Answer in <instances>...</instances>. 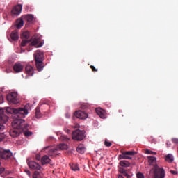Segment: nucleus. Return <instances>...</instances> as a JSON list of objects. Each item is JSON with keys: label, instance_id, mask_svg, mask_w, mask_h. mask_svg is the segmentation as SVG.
<instances>
[{"label": "nucleus", "instance_id": "nucleus-19", "mask_svg": "<svg viewBox=\"0 0 178 178\" xmlns=\"http://www.w3.org/2000/svg\"><path fill=\"white\" fill-rule=\"evenodd\" d=\"M10 38L12 40L15 41L19 38V33L17 31H14L10 34Z\"/></svg>", "mask_w": 178, "mask_h": 178}, {"label": "nucleus", "instance_id": "nucleus-9", "mask_svg": "<svg viewBox=\"0 0 178 178\" xmlns=\"http://www.w3.org/2000/svg\"><path fill=\"white\" fill-rule=\"evenodd\" d=\"M74 116L78 119L86 120L88 118V114L85 111L79 110L74 113Z\"/></svg>", "mask_w": 178, "mask_h": 178}, {"label": "nucleus", "instance_id": "nucleus-5", "mask_svg": "<svg viewBox=\"0 0 178 178\" xmlns=\"http://www.w3.org/2000/svg\"><path fill=\"white\" fill-rule=\"evenodd\" d=\"M86 138L85 131L76 129L72 132V139L76 141H81Z\"/></svg>", "mask_w": 178, "mask_h": 178}, {"label": "nucleus", "instance_id": "nucleus-11", "mask_svg": "<svg viewBox=\"0 0 178 178\" xmlns=\"http://www.w3.org/2000/svg\"><path fill=\"white\" fill-rule=\"evenodd\" d=\"M148 163L150 165L153 166V168H157L159 165L156 163V157L154 156H147Z\"/></svg>", "mask_w": 178, "mask_h": 178}, {"label": "nucleus", "instance_id": "nucleus-30", "mask_svg": "<svg viewBox=\"0 0 178 178\" xmlns=\"http://www.w3.org/2000/svg\"><path fill=\"white\" fill-rule=\"evenodd\" d=\"M33 178H42L41 177V172L40 171H35Z\"/></svg>", "mask_w": 178, "mask_h": 178}, {"label": "nucleus", "instance_id": "nucleus-14", "mask_svg": "<svg viewBox=\"0 0 178 178\" xmlns=\"http://www.w3.org/2000/svg\"><path fill=\"white\" fill-rule=\"evenodd\" d=\"M24 69V66L19 63H16L13 66V70L15 72V73H20L22 72Z\"/></svg>", "mask_w": 178, "mask_h": 178}, {"label": "nucleus", "instance_id": "nucleus-29", "mask_svg": "<svg viewBox=\"0 0 178 178\" xmlns=\"http://www.w3.org/2000/svg\"><path fill=\"white\" fill-rule=\"evenodd\" d=\"M24 18H25V19H26L27 22H33V19H34L33 16L31 15H27L25 16Z\"/></svg>", "mask_w": 178, "mask_h": 178}, {"label": "nucleus", "instance_id": "nucleus-46", "mask_svg": "<svg viewBox=\"0 0 178 178\" xmlns=\"http://www.w3.org/2000/svg\"><path fill=\"white\" fill-rule=\"evenodd\" d=\"M166 145L168 147H170L172 145V143H170V141H167Z\"/></svg>", "mask_w": 178, "mask_h": 178}, {"label": "nucleus", "instance_id": "nucleus-27", "mask_svg": "<svg viewBox=\"0 0 178 178\" xmlns=\"http://www.w3.org/2000/svg\"><path fill=\"white\" fill-rule=\"evenodd\" d=\"M56 151H57L56 148L51 149L48 152L49 156H55L56 155Z\"/></svg>", "mask_w": 178, "mask_h": 178}, {"label": "nucleus", "instance_id": "nucleus-34", "mask_svg": "<svg viewBox=\"0 0 178 178\" xmlns=\"http://www.w3.org/2000/svg\"><path fill=\"white\" fill-rule=\"evenodd\" d=\"M60 140H62L63 141H68L69 140V138L67 136L62 135L60 136Z\"/></svg>", "mask_w": 178, "mask_h": 178}, {"label": "nucleus", "instance_id": "nucleus-20", "mask_svg": "<svg viewBox=\"0 0 178 178\" xmlns=\"http://www.w3.org/2000/svg\"><path fill=\"white\" fill-rule=\"evenodd\" d=\"M76 152L80 154H84L86 152V148L83 144H79L78 147H76Z\"/></svg>", "mask_w": 178, "mask_h": 178}, {"label": "nucleus", "instance_id": "nucleus-35", "mask_svg": "<svg viewBox=\"0 0 178 178\" xmlns=\"http://www.w3.org/2000/svg\"><path fill=\"white\" fill-rule=\"evenodd\" d=\"M104 145L107 147H110L112 145V143L110 141L105 140Z\"/></svg>", "mask_w": 178, "mask_h": 178}, {"label": "nucleus", "instance_id": "nucleus-37", "mask_svg": "<svg viewBox=\"0 0 178 178\" xmlns=\"http://www.w3.org/2000/svg\"><path fill=\"white\" fill-rule=\"evenodd\" d=\"M172 143L178 145V138H172L171 139Z\"/></svg>", "mask_w": 178, "mask_h": 178}, {"label": "nucleus", "instance_id": "nucleus-25", "mask_svg": "<svg viewBox=\"0 0 178 178\" xmlns=\"http://www.w3.org/2000/svg\"><path fill=\"white\" fill-rule=\"evenodd\" d=\"M70 168H71V170H72L74 171H79L80 170L79 164H70Z\"/></svg>", "mask_w": 178, "mask_h": 178}, {"label": "nucleus", "instance_id": "nucleus-13", "mask_svg": "<svg viewBox=\"0 0 178 178\" xmlns=\"http://www.w3.org/2000/svg\"><path fill=\"white\" fill-rule=\"evenodd\" d=\"M95 113H97V115L102 119H106V112L100 108H97L95 109Z\"/></svg>", "mask_w": 178, "mask_h": 178}, {"label": "nucleus", "instance_id": "nucleus-8", "mask_svg": "<svg viewBox=\"0 0 178 178\" xmlns=\"http://www.w3.org/2000/svg\"><path fill=\"white\" fill-rule=\"evenodd\" d=\"M7 101L13 104H17L19 100L17 99V94L16 92H12L6 96Z\"/></svg>", "mask_w": 178, "mask_h": 178}, {"label": "nucleus", "instance_id": "nucleus-48", "mask_svg": "<svg viewBox=\"0 0 178 178\" xmlns=\"http://www.w3.org/2000/svg\"><path fill=\"white\" fill-rule=\"evenodd\" d=\"M66 132H67L68 134H70V132H71V131H70V129H67V130H66Z\"/></svg>", "mask_w": 178, "mask_h": 178}, {"label": "nucleus", "instance_id": "nucleus-36", "mask_svg": "<svg viewBox=\"0 0 178 178\" xmlns=\"http://www.w3.org/2000/svg\"><path fill=\"white\" fill-rule=\"evenodd\" d=\"M136 177L137 178H145V175H144V174H143V172H137Z\"/></svg>", "mask_w": 178, "mask_h": 178}, {"label": "nucleus", "instance_id": "nucleus-31", "mask_svg": "<svg viewBox=\"0 0 178 178\" xmlns=\"http://www.w3.org/2000/svg\"><path fill=\"white\" fill-rule=\"evenodd\" d=\"M145 154H152V155H156L157 152L152 151V150H150L149 149H145Z\"/></svg>", "mask_w": 178, "mask_h": 178}, {"label": "nucleus", "instance_id": "nucleus-32", "mask_svg": "<svg viewBox=\"0 0 178 178\" xmlns=\"http://www.w3.org/2000/svg\"><path fill=\"white\" fill-rule=\"evenodd\" d=\"M28 130V127L27 129L24 130L23 132H24V135L26 137H29L31 136H32L33 133L30 131H27Z\"/></svg>", "mask_w": 178, "mask_h": 178}, {"label": "nucleus", "instance_id": "nucleus-21", "mask_svg": "<svg viewBox=\"0 0 178 178\" xmlns=\"http://www.w3.org/2000/svg\"><path fill=\"white\" fill-rule=\"evenodd\" d=\"M119 165L122 168H129L131 165V163H129L127 160H122L120 161Z\"/></svg>", "mask_w": 178, "mask_h": 178}, {"label": "nucleus", "instance_id": "nucleus-53", "mask_svg": "<svg viewBox=\"0 0 178 178\" xmlns=\"http://www.w3.org/2000/svg\"><path fill=\"white\" fill-rule=\"evenodd\" d=\"M129 178H131V177H129Z\"/></svg>", "mask_w": 178, "mask_h": 178}, {"label": "nucleus", "instance_id": "nucleus-47", "mask_svg": "<svg viewBox=\"0 0 178 178\" xmlns=\"http://www.w3.org/2000/svg\"><path fill=\"white\" fill-rule=\"evenodd\" d=\"M3 102V98L2 97V96H0V104H2Z\"/></svg>", "mask_w": 178, "mask_h": 178}, {"label": "nucleus", "instance_id": "nucleus-44", "mask_svg": "<svg viewBox=\"0 0 178 178\" xmlns=\"http://www.w3.org/2000/svg\"><path fill=\"white\" fill-rule=\"evenodd\" d=\"M5 171V168L3 167H0V175H1Z\"/></svg>", "mask_w": 178, "mask_h": 178}, {"label": "nucleus", "instance_id": "nucleus-1", "mask_svg": "<svg viewBox=\"0 0 178 178\" xmlns=\"http://www.w3.org/2000/svg\"><path fill=\"white\" fill-rule=\"evenodd\" d=\"M12 129L10 131V135L13 138L18 137L20 134L26 131L29 127L25 120L22 118H16L12 122Z\"/></svg>", "mask_w": 178, "mask_h": 178}, {"label": "nucleus", "instance_id": "nucleus-40", "mask_svg": "<svg viewBox=\"0 0 178 178\" xmlns=\"http://www.w3.org/2000/svg\"><path fill=\"white\" fill-rule=\"evenodd\" d=\"M122 176L126 177L127 178H129L131 175L127 172V170L122 173Z\"/></svg>", "mask_w": 178, "mask_h": 178}, {"label": "nucleus", "instance_id": "nucleus-16", "mask_svg": "<svg viewBox=\"0 0 178 178\" xmlns=\"http://www.w3.org/2000/svg\"><path fill=\"white\" fill-rule=\"evenodd\" d=\"M25 72L28 76H33L34 74V70L31 65H27L25 67Z\"/></svg>", "mask_w": 178, "mask_h": 178}, {"label": "nucleus", "instance_id": "nucleus-28", "mask_svg": "<svg viewBox=\"0 0 178 178\" xmlns=\"http://www.w3.org/2000/svg\"><path fill=\"white\" fill-rule=\"evenodd\" d=\"M30 36L29 32V31H25L21 35V38L23 39H29Z\"/></svg>", "mask_w": 178, "mask_h": 178}, {"label": "nucleus", "instance_id": "nucleus-49", "mask_svg": "<svg viewBox=\"0 0 178 178\" xmlns=\"http://www.w3.org/2000/svg\"><path fill=\"white\" fill-rule=\"evenodd\" d=\"M118 178H124V177H123V175H118Z\"/></svg>", "mask_w": 178, "mask_h": 178}, {"label": "nucleus", "instance_id": "nucleus-26", "mask_svg": "<svg viewBox=\"0 0 178 178\" xmlns=\"http://www.w3.org/2000/svg\"><path fill=\"white\" fill-rule=\"evenodd\" d=\"M24 25V21L22 19H18L16 22V26L17 29L21 28Z\"/></svg>", "mask_w": 178, "mask_h": 178}, {"label": "nucleus", "instance_id": "nucleus-10", "mask_svg": "<svg viewBox=\"0 0 178 178\" xmlns=\"http://www.w3.org/2000/svg\"><path fill=\"white\" fill-rule=\"evenodd\" d=\"M8 120V116L4 113L0 114V131H2L5 129L3 124H6Z\"/></svg>", "mask_w": 178, "mask_h": 178}, {"label": "nucleus", "instance_id": "nucleus-12", "mask_svg": "<svg viewBox=\"0 0 178 178\" xmlns=\"http://www.w3.org/2000/svg\"><path fill=\"white\" fill-rule=\"evenodd\" d=\"M28 165L32 170H40L41 169V165L38 163H35V161H29Z\"/></svg>", "mask_w": 178, "mask_h": 178}, {"label": "nucleus", "instance_id": "nucleus-6", "mask_svg": "<svg viewBox=\"0 0 178 178\" xmlns=\"http://www.w3.org/2000/svg\"><path fill=\"white\" fill-rule=\"evenodd\" d=\"M152 170H153L154 178H165V176L166 175L165 170H163V168H161L159 165L152 169Z\"/></svg>", "mask_w": 178, "mask_h": 178}, {"label": "nucleus", "instance_id": "nucleus-3", "mask_svg": "<svg viewBox=\"0 0 178 178\" xmlns=\"http://www.w3.org/2000/svg\"><path fill=\"white\" fill-rule=\"evenodd\" d=\"M44 57V53L40 51V50L36 51V52L34 54L36 67L39 72H42V70H43V68L44 67V65L43 63Z\"/></svg>", "mask_w": 178, "mask_h": 178}, {"label": "nucleus", "instance_id": "nucleus-50", "mask_svg": "<svg viewBox=\"0 0 178 178\" xmlns=\"http://www.w3.org/2000/svg\"><path fill=\"white\" fill-rule=\"evenodd\" d=\"M48 148H49V147H45V149H48Z\"/></svg>", "mask_w": 178, "mask_h": 178}, {"label": "nucleus", "instance_id": "nucleus-4", "mask_svg": "<svg viewBox=\"0 0 178 178\" xmlns=\"http://www.w3.org/2000/svg\"><path fill=\"white\" fill-rule=\"evenodd\" d=\"M120 154L118 155V159H132V156L137 154V152L134 150L124 151V149L120 150Z\"/></svg>", "mask_w": 178, "mask_h": 178}, {"label": "nucleus", "instance_id": "nucleus-2", "mask_svg": "<svg viewBox=\"0 0 178 178\" xmlns=\"http://www.w3.org/2000/svg\"><path fill=\"white\" fill-rule=\"evenodd\" d=\"M6 111L7 113L13 114L15 120L24 118L25 115L28 114V110L22 108H14L8 106Z\"/></svg>", "mask_w": 178, "mask_h": 178}, {"label": "nucleus", "instance_id": "nucleus-7", "mask_svg": "<svg viewBox=\"0 0 178 178\" xmlns=\"http://www.w3.org/2000/svg\"><path fill=\"white\" fill-rule=\"evenodd\" d=\"M13 156V152L10 149H6L0 147V159L8 160Z\"/></svg>", "mask_w": 178, "mask_h": 178}, {"label": "nucleus", "instance_id": "nucleus-18", "mask_svg": "<svg viewBox=\"0 0 178 178\" xmlns=\"http://www.w3.org/2000/svg\"><path fill=\"white\" fill-rule=\"evenodd\" d=\"M30 44L31 46L35 47L36 48L41 47L43 45L42 42L40 43V41L37 39H35L33 41H32Z\"/></svg>", "mask_w": 178, "mask_h": 178}, {"label": "nucleus", "instance_id": "nucleus-33", "mask_svg": "<svg viewBox=\"0 0 178 178\" xmlns=\"http://www.w3.org/2000/svg\"><path fill=\"white\" fill-rule=\"evenodd\" d=\"M88 108H89V104L87 103H83L81 105V108H82V110H86Z\"/></svg>", "mask_w": 178, "mask_h": 178}, {"label": "nucleus", "instance_id": "nucleus-23", "mask_svg": "<svg viewBox=\"0 0 178 178\" xmlns=\"http://www.w3.org/2000/svg\"><path fill=\"white\" fill-rule=\"evenodd\" d=\"M35 117L37 119H40L42 117V114L41 113L39 107H37L35 109Z\"/></svg>", "mask_w": 178, "mask_h": 178}, {"label": "nucleus", "instance_id": "nucleus-43", "mask_svg": "<svg viewBox=\"0 0 178 178\" xmlns=\"http://www.w3.org/2000/svg\"><path fill=\"white\" fill-rule=\"evenodd\" d=\"M4 139L3 134L0 133V142Z\"/></svg>", "mask_w": 178, "mask_h": 178}, {"label": "nucleus", "instance_id": "nucleus-38", "mask_svg": "<svg viewBox=\"0 0 178 178\" xmlns=\"http://www.w3.org/2000/svg\"><path fill=\"white\" fill-rule=\"evenodd\" d=\"M29 41L28 40H23L22 42V43H21V45H22V47H24V46H26V44L27 43H29Z\"/></svg>", "mask_w": 178, "mask_h": 178}, {"label": "nucleus", "instance_id": "nucleus-41", "mask_svg": "<svg viewBox=\"0 0 178 178\" xmlns=\"http://www.w3.org/2000/svg\"><path fill=\"white\" fill-rule=\"evenodd\" d=\"M90 67L92 70V72H98V70L95 68L94 65H90Z\"/></svg>", "mask_w": 178, "mask_h": 178}, {"label": "nucleus", "instance_id": "nucleus-39", "mask_svg": "<svg viewBox=\"0 0 178 178\" xmlns=\"http://www.w3.org/2000/svg\"><path fill=\"white\" fill-rule=\"evenodd\" d=\"M127 170H124V168H122V167H120L118 168V172L121 174H122L123 172H126Z\"/></svg>", "mask_w": 178, "mask_h": 178}, {"label": "nucleus", "instance_id": "nucleus-15", "mask_svg": "<svg viewBox=\"0 0 178 178\" xmlns=\"http://www.w3.org/2000/svg\"><path fill=\"white\" fill-rule=\"evenodd\" d=\"M22 10V5H17L15 7H14L12 10V14L14 15H18L20 14L21 11Z\"/></svg>", "mask_w": 178, "mask_h": 178}, {"label": "nucleus", "instance_id": "nucleus-24", "mask_svg": "<svg viewBox=\"0 0 178 178\" xmlns=\"http://www.w3.org/2000/svg\"><path fill=\"white\" fill-rule=\"evenodd\" d=\"M165 161L169 163L173 162V155L172 154H168L165 156Z\"/></svg>", "mask_w": 178, "mask_h": 178}, {"label": "nucleus", "instance_id": "nucleus-17", "mask_svg": "<svg viewBox=\"0 0 178 178\" xmlns=\"http://www.w3.org/2000/svg\"><path fill=\"white\" fill-rule=\"evenodd\" d=\"M41 162H42V164L44 165L46 164L50 163L51 159L47 155H44L42 156Z\"/></svg>", "mask_w": 178, "mask_h": 178}, {"label": "nucleus", "instance_id": "nucleus-52", "mask_svg": "<svg viewBox=\"0 0 178 178\" xmlns=\"http://www.w3.org/2000/svg\"><path fill=\"white\" fill-rule=\"evenodd\" d=\"M1 161H0V166H1Z\"/></svg>", "mask_w": 178, "mask_h": 178}, {"label": "nucleus", "instance_id": "nucleus-45", "mask_svg": "<svg viewBox=\"0 0 178 178\" xmlns=\"http://www.w3.org/2000/svg\"><path fill=\"white\" fill-rule=\"evenodd\" d=\"M25 172L30 177L31 176V171L29 170H25Z\"/></svg>", "mask_w": 178, "mask_h": 178}, {"label": "nucleus", "instance_id": "nucleus-51", "mask_svg": "<svg viewBox=\"0 0 178 178\" xmlns=\"http://www.w3.org/2000/svg\"><path fill=\"white\" fill-rule=\"evenodd\" d=\"M37 159L39 160V157L38 156H37Z\"/></svg>", "mask_w": 178, "mask_h": 178}, {"label": "nucleus", "instance_id": "nucleus-42", "mask_svg": "<svg viewBox=\"0 0 178 178\" xmlns=\"http://www.w3.org/2000/svg\"><path fill=\"white\" fill-rule=\"evenodd\" d=\"M170 173L172 175H178V172L177 171H174L173 170H170Z\"/></svg>", "mask_w": 178, "mask_h": 178}, {"label": "nucleus", "instance_id": "nucleus-22", "mask_svg": "<svg viewBox=\"0 0 178 178\" xmlns=\"http://www.w3.org/2000/svg\"><path fill=\"white\" fill-rule=\"evenodd\" d=\"M68 147L67 144L65 143H60L56 147L57 150H66L67 149Z\"/></svg>", "mask_w": 178, "mask_h": 178}]
</instances>
